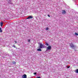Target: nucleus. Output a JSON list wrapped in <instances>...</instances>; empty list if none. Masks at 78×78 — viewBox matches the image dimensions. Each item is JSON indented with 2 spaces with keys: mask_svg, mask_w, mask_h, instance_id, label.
<instances>
[{
  "mask_svg": "<svg viewBox=\"0 0 78 78\" xmlns=\"http://www.w3.org/2000/svg\"><path fill=\"white\" fill-rule=\"evenodd\" d=\"M8 4L9 5H12L13 3L11 2V0H8Z\"/></svg>",
  "mask_w": 78,
  "mask_h": 78,
  "instance_id": "nucleus-1",
  "label": "nucleus"
},
{
  "mask_svg": "<svg viewBox=\"0 0 78 78\" xmlns=\"http://www.w3.org/2000/svg\"><path fill=\"white\" fill-rule=\"evenodd\" d=\"M40 47L39 48H44V45L42 44L41 43H40Z\"/></svg>",
  "mask_w": 78,
  "mask_h": 78,
  "instance_id": "nucleus-2",
  "label": "nucleus"
},
{
  "mask_svg": "<svg viewBox=\"0 0 78 78\" xmlns=\"http://www.w3.org/2000/svg\"><path fill=\"white\" fill-rule=\"evenodd\" d=\"M51 47L50 46H48L47 48V50H51Z\"/></svg>",
  "mask_w": 78,
  "mask_h": 78,
  "instance_id": "nucleus-3",
  "label": "nucleus"
},
{
  "mask_svg": "<svg viewBox=\"0 0 78 78\" xmlns=\"http://www.w3.org/2000/svg\"><path fill=\"white\" fill-rule=\"evenodd\" d=\"M33 18V16H28V17L27 18V19H32Z\"/></svg>",
  "mask_w": 78,
  "mask_h": 78,
  "instance_id": "nucleus-4",
  "label": "nucleus"
},
{
  "mask_svg": "<svg viewBox=\"0 0 78 78\" xmlns=\"http://www.w3.org/2000/svg\"><path fill=\"white\" fill-rule=\"evenodd\" d=\"M22 78H27V75L26 74H24L22 76Z\"/></svg>",
  "mask_w": 78,
  "mask_h": 78,
  "instance_id": "nucleus-5",
  "label": "nucleus"
},
{
  "mask_svg": "<svg viewBox=\"0 0 78 78\" xmlns=\"http://www.w3.org/2000/svg\"><path fill=\"white\" fill-rule=\"evenodd\" d=\"M70 45L72 48H73L74 47V46L73 45V44H70Z\"/></svg>",
  "mask_w": 78,
  "mask_h": 78,
  "instance_id": "nucleus-6",
  "label": "nucleus"
},
{
  "mask_svg": "<svg viewBox=\"0 0 78 78\" xmlns=\"http://www.w3.org/2000/svg\"><path fill=\"white\" fill-rule=\"evenodd\" d=\"M75 73H78V69L76 70L75 71Z\"/></svg>",
  "mask_w": 78,
  "mask_h": 78,
  "instance_id": "nucleus-7",
  "label": "nucleus"
},
{
  "mask_svg": "<svg viewBox=\"0 0 78 78\" xmlns=\"http://www.w3.org/2000/svg\"><path fill=\"white\" fill-rule=\"evenodd\" d=\"M37 50V51H41V49L40 48L38 49Z\"/></svg>",
  "mask_w": 78,
  "mask_h": 78,
  "instance_id": "nucleus-8",
  "label": "nucleus"
},
{
  "mask_svg": "<svg viewBox=\"0 0 78 78\" xmlns=\"http://www.w3.org/2000/svg\"><path fill=\"white\" fill-rule=\"evenodd\" d=\"M3 23L2 22L1 23V27H2V26H3Z\"/></svg>",
  "mask_w": 78,
  "mask_h": 78,
  "instance_id": "nucleus-9",
  "label": "nucleus"
},
{
  "mask_svg": "<svg viewBox=\"0 0 78 78\" xmlns=\"http://www.w3.org/2000/svg\"><path fill=\"white\" fill-rule=\"evenodd\" d=\"M65 13H66V11H65L64 10H63V12H62V13L63 14H65Z\"/></svg>",
  "mask_w": 78,
  "mask_h": 78,
  "instance_id": "nucleus-10",
  "label": "nucleus"
},
{
  "mask_svg": "<svg viewBox=\"0 0 78 78\" xmlns=\"http://www.w3.org/2000/svg\"><path fill=\"white\" fill-rule=\"evenodd\" d=\"M12 47H14V48H16V46H15V45H13L12 46Z\"/></svg>",
  "mask_w": 78,
  "mask_h": 78,
  "instance_id": "nucleus-11",
  "label": "nucleus"
},
{
  "mask_svg": "<svg viewBox=\"0 0 78 78\" xmlns=\"http://www.w3.org/2000/svg\"><path fill=\"white\" fill-rule=\"evenodd\" d=\"M45 44L47 46H48V44L47 43H46Z\"/></svg>",
  "mask_w": 78,
  "mask_h": 78,
  "instance_id": "nucleus-12",
  "label": "nucleus"
},
{
  "mask_svg": "<svg viewBox=\"0 0 78 78\" xmlns=\"http://www.w3.org/2000/svg\"><path fill=\"white\" fill-rule=\"evenodd\" d=\"M14 43H15V44H17V42H16V41H14Z\"/></svg>",
  "mask_w": 78,
  "mask_h": 78,
  "instance_id": "nucleus-13",
  "label": "nucleus"
},
{
  "mask_svg": "<svg viewBox=\"0 0 78 78\" xmlns=\"http://www.w3.org/2000/svg\"><path fill=\"white\" fill-rule=\"evenodd\" d=\"M75 35H76V36H78V33H75Z\"/></svg>",
  "mask_w": 78,
  "mask_h": 78,
  "instance_id": "nucleus-14",
  "label": "nucleus"
},
{
  "mask_svg": "<svg viewBox=\"0 0 78 78\" xmlns=\"http://www.w3.org/2000/svg\"><path fill=\"white\" fill-rule=\"evenodd\" d=\"M27 41H28V42H30V39H28V40H27Z\"/></svg>",
  "mask_w": 78,
  "mask_h": 78,
  "instance_id": "nucleus-15",
  "label": "nucleus"
},
{
  "mask_svg": "<svg viewBox=\"0 0 78 78\" xmlns=\"http://www.w3.org/2000/svg\"><path fill=\"white\" fill-rule=\"evenodd\" d=\"M48 29L49 28L48 27L46 28L45 30H48Z\"/></svg>",
  "mask_w": 78,
  "mask_h": 78,
  "instance_id": "nucleus-16",
  "label": "nucleus"
},
{
  "mask_svg": "<svg viewBox=\"0 0 78 78\" xmlns=\"http://www.w3.org/2000/svg\"><path fill=\"white\" fill-rule=\"evenodd\" d=\"M0 32L1 33H2V32H3V31L2 30V29L0 30Z\"/></svg>",
  "mask_w": 78,
  "mask_h": 78,
  "instance_id": "nucleus-17",
  "label": "nucleus"
},
{
  "mask_svg": "<svg viewBox=\"0 0 78 78\" xmlns=\"http://www.w3.org/2000/svg\"><path fill=\"white\" fill-rule=\"evenodd\" d=\"M48 17H50V15H48Z\"/></svg>",
  "mask_w": 78,
  "mask_h": 78,
  "instance_id": "nucleus-18",
  "label": "nucleus"
},
{
  "mask_svg": "<svg viewBox=\"0 0 78 78\" xmlns=\"http://www.w3.org/2000/svg\"><path fill=\"white\" fill-rule=\"evenodd\" d=\"M16 62H13V64H16Z\"/></svg>",
  "mask_w": 78,
  "mask_h": 78,
  "instance_id": "nucleus-19",
  "label": "nucleus"
},
{
  "mask_svg": "<svg viewBox=\"0 0 78 78\" xmlns=\"http://www.w3.org/2000/svg\"><path fill=\"white\" fill-rule=\"evenodd\" d=\"M36 73H34V75H36Z\"/></svg>",
  "mask_w": 78,
  "mask_h": 78,
  "instance_id": "nucleus-20",
  "label": "nucleus"
},
{
  "mask_svg": "<svg viewBox=\"0 0 78 78\" xmlns=\"http://www.w3.org/2000/svg\"><path fill=\"white\" fill-rule=\"evenodd\" d=\"M37 78H41V76L38 77Z\"/></svg>",
  "mask_w": 78,
  "mask_h": 78,
  "instance_id": "nucleus-21",
  "label": "nucleus"
},
{
  "mask_svg": "<svg viewBox=\"0 0 78 78\" xmlns=\"http://www.w3.org/2000/svg\"><path fill=\"white\" fill-rule=\"evenodd\" d=\"M69 68H70V66H69L67 67L68 69H69Z\"/></svg>",
  "mask_w": 78,
  "mask_h": 78,
  "instance_id": "nucleus-22",
  "label": "nucleus"
},
{
  "mask_svg": "<svg viewBox=\"0 0 78 78\" xmlns=\"http://www.w3.org/2000/svg\"><path fill=\"white\" fill-rule=\"evenodd\" d=\"M2 30V28H1V27H0V30Z\"/></svg>",
  "mask_w": 78,
  "mask_h": 78,
  "instance_id": "nucleus-23",
  "label": "nucleus"
}]
</instances>
